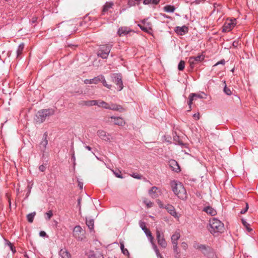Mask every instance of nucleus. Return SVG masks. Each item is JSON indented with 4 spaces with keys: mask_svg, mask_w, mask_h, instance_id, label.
I'll return each mask as SVG.
<instances>
[{
    "mask_svg": "<svg viewBox=\"0 0 258 258\" xmlns=\"http://www.w3.org/2000/svg\"><path fill=\"white\" fill-rule=\"evenodd\" d=\"M198 248L201 249L204 253H205V252L204 251L207 250L206 246L203 244H201V245H199Z\"/></svg>",
    "mask_w": 258,
    "mask_h": 258,
    "instance_id": "46",
    "label": "nucleus"
},
{
    "mask_svg": "<svg viewBox=\"0 0 258 258\" xmlns=\"http://www.w3.org/2000/svg\"><path fill=\"white\" fill-rule=\"evenodd\" d=\"M158 243L163 248H166L167 245V242L166 241L164 237L161 239H159Z\"/></svg>",
    "mask_w": 258,
    "mask_h": 258,
    "instance_id": "31",
    "label": "nucleus"
},
{
    "mask_svg": "<svg viewBox=\"0 0 258 258\" xmlns=\"http://www.w3.org/2000/svg\"><path fill=\"white\" fill-rule=\"evenodd\" d=\"M111 78L112 81L118 86V90L121 91L123 88V85L120 75L119 74H113Z\"/></svg>",
    "mask_w": 258,
    "mask_h": 258,
    "instance_id": "8",
    "label": "nucleus"
},
{
    "mask_svg": "<svg viewBox=\"0 0 258 258\" xmlns=\"http://www.w3.org/2000/svg\"><path fill=\"white\" fill-rule=\"evenodd\" d=\"M203 211L211 216H215L217 214L216 211L210 206L205 207L203 209Z\"/></svg>",
    "mask_w": 258,
    "mask_h": 258,
    "instance_id": "16",
    "label": "nucleus"
},
{
    "mask_svg": "<svg viewBox=\"0 0 258 258\" xmlns=\"http://www.w3.org/2000/svg\"><path fill=\"white\" fill-rule=\"evenodd\" d=\"M132 177L137 178V179H140L141 177L139 175H136L135 174H133L132 175Z\"/></svg>",
    "mask_w": 258,
    "mask_h": 258,
    "instance_id": "56",
    "label": "nucleus"
},
{
    "mask_svg": "<svg viewBox=\"0 0 258 258\" xmlns=\"http://www.w3.org/2000/svg\"><path fill=\"white\" fill-rule=\"evenodd\" d=\"M72 158L74 160V161L75 162V161L76 160V158H75V152H74V150H73Z\"/></svg>",
    "mask_w": 258,
    "mask_h": 258,
    "instance_id": "59",
    "label": "nucleus"
},
{
    "mask_svg": "<svg viewBox=\"0 0 258 258\" xmlns=\"http://www.w3.org/2000/svg\"><path fill=\"white\" fill-rule=\"evenodd\" d=\"M175 32L180 35H183L188 32V27L183 26L182 27H176L175 29Z\"/></svg>",
    "mask_w": 258,
    "mask_h": 258,
    "instance_id": "12",
    "label": "nucleus"
},
{
    "mask_svg": "<svg viewBox=\"0 0 258 258\" xmlns=\"http://www.w3.org/2000/svg\"><path fill=\"white\" fill-rule=\"evenodd\" d=\"M97 135L102 139H104V137L106 136L105 132L102 130L98 131L97 132Z\"/></svg>",
    "mask_w": 258,
    "mask_h": 258,
    "instance_id": "42",
    "label": "nucleus"
},
{
    "mask_svg": "<svg viewBox=\"0 0 258 258\" xmlns=\"http://www.w3.org/2000/svg\"><path fill=\"white\" fill-rule=\"evenodd\" d=\"M236 19H227L223 26V31H231L236 25Z\"/></svg>",
    "mask_w": 258,
    "mask_h": 258,
    "instance_id": "6",
    "label": "nucleus"
},
{
    "mask_svg": "<svg viewBox=\"0 0 258 258\" xmlns=\"http://www.w3.org/2000/svg\"><path fill=\"white\" fill-rule=\"evenodd\" d=\"M112 3H106L103 7V13H105L112 6Z\"/></svg>",
    "mask_w": 258,
    "mask_h": 258,
    "instance_id": "38",
    "label": "nucleus"
},
{
    "mask_svg": "<svg viewBox=\"0 0 258 258\" xmlns=\"http://www.w3.org/2000/svg\"><path fill=\"white\" fill-rule=\"evenodd\" d=\"M206 0H196L195 3L196 4H199L200 3L205 2Z\"/></svg>",
    "mask_w": 258,
    "mask_h": 258,
    "instance_id": "57",
    "label": "nucleus"
},
{
    "mask_svg": "<svg viewBox=\"0 0 258 258\" xmlns=\"http://www.w3.org/2000/svg\"><path fill=\"white\" fill-rule=\"evenodd\" d=\"M37 20V19H35V20H33V22H35V21H36Z\"/></svg>",
    "mask_w": 258,
    "mask_h": 258,
    "instance_id": "64",
    "label": "nucleus"
},
{
    "mask_svg": "<svg viewBox=\"0 0 258 258\" xmlns=\"http://www.w3.org/2000/svg\"><path fill=\"white\" fill-rule=\"evenodd\" d=\"M214 256L216 257V256L215 255V254L213 252L211 253L210 255H209V257H211V258H214Z\"/></svg>",
    "mask_w": 258,
    "mask_h": 258,
    "instance_id": "60",
    "label": "nucleus"
},
{
    "mask_svg": "<svg viewBox=\"0 0 258 258\" xmlns=\"http://www.w3.org/2000/svg\"><path fill=\"white\" fill-rule=\"evenodd\" d=\"M9 206H10V207H11V201H10V199L9 200Z\"/></svg>",
    "mask_w": 258,
    "mask_h": 258,
    "instance_id": "62",
    "label": "nucleus"
},
{
    "mask_svg": "<svg viewBox=\"0 0 258 258\" xmlns=\"http://www.w3.org/2000/svg\"><path fill=\"white\" fill-rule=\"evenodd\" d=\"M248 209V205L247 203H246L245 208L243 209V210H242L240 211V213L242 214L245 213L247 212Z\"/></svg>",
    "mask_w": 258,
    "mask_h": 258,
    "instance_id": "48",
    "label": "nucleus"
},
{
    "mask_svg": "<svg viewBox=\"0 0 258 258\" xmlns=\"http://www.w3.org/2000/svg\"><path fill=\"white\" fill-rule=\"evenodd\" d=\"M24 48V44L23 43H21L18 46V48L17 50V56L18 57L22 53Z\"/></svg>",
    "mask_w": 258,
    "mask_h": 258,
    "instance_id": "30",
    "label": "nucleus"
},
{
    "mask_svg": "<svg viewBox=\"0 0 258 258\" xmlns=\"http://www.w3.org/2000/svg\"><path fill=\"white\" fill-rule=\"evenodd\" d=\"M185 67V62L183 60H180L179 62L178 69L179 71H182L184 69Z\"/></svg>",
    "mask_w": 258,
    "mask_h": 258,
    "instance_id": "41",
    "label": "nucleus"
},
{
    "mask_svg": "<svg viewBox=\"0 0 258 258\" xmlns=\"http://www.w3.org/2000/svg\"><path fill=\"white\" fill-rule=\"evenodd\" d=\"M132 30L130 28L127 27H122L119 28L117 33L119 36L125 35L128 34Z\"/></svg>",
    "mask_w": 258,
    "mask_h": 258,
    "instance_id": "13",
    "label": "nucleus"
},
{
    "mask_svg": "<svg viewBox=\"0 0 258 258\" xmlns=\"http://www.w3.org/2000/svg\"><path fill=\"white\" fill-rule=\"evenodd\" d=\"M173 249L175 258H180V251L178 247V244H173Z\"/></svg>",
    "mask_w": 258,
    "mask_h": 258,
    "instance_id": "20",
    "label": "nucleus"
},
{
    "mask_svg": "<svg viewBox=\"0 0 258 258\" xmlns=\"http://www.w3.org/2000/svg\"><path fill=\"white\" fill-rule=\"evenodd\" d=\"M111 118L114 119V124H115L123 126L125 123L123 119L121 117L111 116Z\"/></svg>",
    "mask_w": 258,
    "mask_h": 258,
    "instance_id": "15",
    "label": "nucleus"
},
{
    "mask_svg": "<svg viewBox=\"0 0 258 258\" xmlns=\"http://www.w3.org/2000/svg\"><path fill=\"white\" fill-rule=\"evenodd\" d=\"M153 246V248L154 251L156 253V256L158 258H163L162 255L160 253V251L157 246V245L154 243V240L153 241V243H151Z\"/></svg>",
    "mask_w": 258,
    "mask_h": 258,
    "instance_id": "26",
    "label": "nucleus"
},
{
    "mask_svg": "<svg viewBox=\"0 0 258 258\" xmlns=\"http://www.w3.org/2000/svg\"><path fill=\"white\" fill-rule=\"evenodd\" d=\"M120 248H121L122 252L124 255H129V252H128V250L127 249L124 248L123 243V242H120Z\"/></svg>",
    "mask_w": 258,
    "mask_h": 258,
    "instance_id": "36",
    "label": "nucleus"
},
{
    "mask_svg": "<svg viewBox=\"0 0 258 258\" xmlns=\"http://www.w3.org/2000/svg\"><path fill=\"white\" fill-rule=\"evenodd\" d=\"M6 244L8 245V246H9L11 250L14 253L16 251L15 247L12 245V244L9 241L6 240Z\"/></svg>",
    "mask_w": 258,
    "mask_h": 258,
    "instance_id": "43",
    "label": "nucleus"
},
{
    "mask_svg": "<svg viewBox=\"0 0 258 258\" xmlns=\"http://www.w3.org/2000/svg\"><path fill=\"white\" fill-rule=\"evenodd\" d=\"M109 104L101 100H98V104L97 106H98L100 107L104 108L105 109H107L108 107Z\"/></svg>",
    "mask_w": 258,
    "mask_h": 258,
    "instance_id": "28",
    "label": "nucleus"
},
{
    "mask_svg": "<svg viewBox=\"0 0 258 258\" xmlns=\"http://www.w3.org/2000/svg\"><path fill=\"white\" fill-rule=\"evenodd\" d=\"M148 194L152 198L155 199L159 197L162 194V191L159 188L156 186H153L149 190Z\"/></svg>",
    "mask_w": 258,
    "mask_h": 258,
    "instance_id": "9",
    "label": "nucleus"
},
{
    "mask_svg": "<svg viewBox=\"0 0 258 258\" xmlns=\"http://www.w3.org/2000/svg\"><path fill=\"white\" fill-rule=\"evenodd\" d=\"M224 84H225V81L224 82ZM224 92L227 95H230L231 94V91L230 89L228 88L226 85H225V87L224 88Z\"/></svg>",
    "mask_w": 258,
    "mask_h": 258,
    "instance_id": "44",
    "label": "nucleus"
},
{
    "mask_svg": "<svg viewBox=\"0 0 258 258\" xmlns=\"http://www.w3.org/2000/svg\"><path fill=\"white\" fill-rule=\"evenodd\" d=\"M85 148L89 151H90L91 150V148L88 146H85Z\"/></svg>",
    "mask_w": 258,
    "mask_h": 258,
    "instance_id": "61",
    "label": "nucleus"
},
{
    "mask_svg": "<svg viewBox=\"0 0 258 258\" xmlns=\"http://www.w3.org/2000/svg\"><path fill=\"white\" fill-rule=\"evenodd\" d=\"M225 60L224 59H222L220 61L217 62L214 66H216L218 64H225Z\"/></svg>",
    "mask_w": 258,
    "mask_h": 258,
    "instance_id": "50",
    "label": "nucleus"
},
{
    "mask_svg": "<svg viewBox=\"0 0 258 258\" xmlns=\"http://www.w3.org/2000/svg\"><path fill=\"white\" fill-rule=\"evenodd\" d=\"M39 170L41 171H44L46 169V167L44 165H41L39 166Z\"/></svg>",
    "mask_w": 258,
    "mask_h": 258,
    "instance_id": "52",
    "label": "nucleus"
},
{
    "mask_svg": "<svg viewBox=\"0 0 258 258\" xmlns=\"http://www.w3.org/2000/svg\"><path fill=\"white\" fill-rule=\"evenodd\" d=\"M86 225L90 229V230H92L94 227V220L92 219L86 220Z\"/></svg>",
    "mask_w": 258,
    "mask_h": 258,
    "instance_id": "32",
    "label": "nucleus"
},
{
    "mask_svg": "<svg viewBox=\"0 0 258 258\" xmlns=\"http://www.w3.org/2000/svg\"><path fill=\"white\" fill-rule=\"evenodd\" d=\"M164 9L165 12L169 13H172L175 10L174 7L171 6H166L164 8Z\"/></svg>",
    "mask_w": 258,
    "mask_h": 258,
    "instance_id": "37",
    "label": "nucleus"
},
{
    "mask_svg": "<svg viewBox=\"0 0 258 258\" xmlns=\"http://www.w3.org/2000/svg\"><path fill=\"white\" fill-rule=\"evenodd\" d=\"M241 221L243 226L247 229L248 231L250 232L252 230V229L249 227V224L245 220L242 219Z\"/></svg>",
    "mask_w": 258,
    "mask_h": 258,
    "instance_id": "40",
    "label": "nucleus"
},
{
    "mask_svg": "<svg viewBox=\"0 0 258 258\" xmlns=\"http://www.w3.org/2000/svg\"><path fill=\"white\" fill-rule=\"evenodd\" d=\"M85 231L79 226H76L74 227L73 231V236L79 241H82L85 239Z\"/></svg>",
    "mask_w": 258,
    "mask_h": 258,
    "instance_id": "5",
    "label": "nucleus"
},
{
    "mask_svg": "<svg viewBox=\"0 0 258 258\" xmlns=\"http://www.w3.org/2000/svg\"><path fill=\"white\" fill-rule=\"evenodd\" d=\"M143 203L146 205V207L147 208H150L153 207V203L151 201H149L146 198L144 199L143 200Z\"/></svg>",
    "mask_w": 258,
    "mask_h": 258,
    "instance_id": "29",
    "label": "nucleus"
},
{
    "mask_svg": "<svg viewBox=\"0 0 258 258\" xmlns=\"http://www.w3.org/2000/svg\"><path fill=\"white\" fill-rule=\"evenodd\" d=\"M141 0H128L127 5L129 7L135 6V5L139 4Z\"/></svg>",
    "mask_w": 258,
    "mask_h": 258,
    "instance_id": "33",
    "label": "nucleus"
},
{
    "mask_svg": "<svg viewBox=\"0 0 258 258\" xmlns=\"http://www.w3.org/2000/svg\"><path fill=\"white\" fill-rule=\"evenodd\" d=\"M193 117L196 118L197 120L200 118V113H197L194 114Z\"/></svg>",
    "mask_w": 258,
    "mask_h": 258,
    "instance_id": "53",
    "label": "nucleus"
},
{
    "mask_svg": "<svg viewBox=\"0 0 258 258\" xmlns=\"http://www.w3.org/2000/svg\"><path fill=\"white\" fill-rule=\"evenodd\" d=\"M78 186H79L80 189H82L83 188V183L81 182L80 181H79L78 182Z\"/></svg>",
    "mask_w": 258,
    "mask_h": 258,
    "instance_id": "58",
    "label": "nucleus"
},
{
    "mask_svg": "<svg viewBox=\"0 0 258 258\" xmlns=\"http://www.w3.org/2000/svg\"><path fill=\"white\" fill-rule=\"evenodd\" d=\"M165 208L172 216H174V217H178L177 213L175 211V209L173 206L170 204H168L165 207Z\"/></svg>",
    "mask_w": 258,
    "mask_h": 258,
    "instance_id": "14",
    "label": "nucleus"
},
{
    "mask_svg": "<svg viewBox=\"0 0 258 258\" xmlns=\"http://www.w3.org/2000/svg\"><path fill=\"white\" fill-rule=\"evenodd\" d=\"M59 254L61 258H71V255L69 252L64 249H61L59 251Z\"/></svg>",
    "mask_w": 258,
    "mask_h": 258,
    "instance_id": "21",
    "label": "nucleus"
},
{
    "mask_svg": "<svg viewBox=\"0 0 258 258\" xmlns=\"http://www.w3.org/2000/svg\"><path fill=\"white\" fill-rule=\"evenodd\" d=\"M99 82H101L102 83L103 85L104 86L106 87V88H108V89H110L111 88V85H108L105 79V78L102 75H100L99 76Z\"/></svg>",
    "mask_w": 258,
    "mask_h": 258,
    "instance_id": "27",
    "label": "nucleus"
},
{
    "mask_svg": "<svg viewBox=\"0 0 258 258\" xmlns=\"http://www.w3.org/2000/svg\"><path fill=\"white\" fill-rule=\"evenodd\" d=\"M156 237L158 242L159 239H161L164 237L163 233L161 232L158 229L156 230Z\"/></svg>",
    "mask_w": 258,
    "mask_h": 258,
    "instance_id": "35",
    "label": "nucleus"
},
{
    "mask_svg": "<svg viewBox=\"0 0 258 258\" xmlns=\"http://www.w3.org/2000/svg\"><path fill=\"white\" fill-rule=\"evenodd\" d=\"M80 104H81L82 105L87 106L97 105L98 100L83 101L81 102Z\"/></svg>",
    "mask_w": 258,
    "mask_h": 258,
    "instance_id": "19",
    "label": "nucleus"
},
{
    "mask_svg": "<svg viewBox=\"0 0 258 258\" xmlns=\"http://www.w3.org/2000/svg\"><path fill=\"white\" fill-rule=\"evenodd\" d=\"M181 246L183 249H184V250H186L188 247L187 244L185 242H182L181 244Z\"/></svg>",
    "mask_w": 258,
    "mask_h": 258,
    "instance_id": "47",
    "label": "nucleus"
},
{
    "mask_svg": "<svg viewBox=\"0 0 258 258\" xmlns=\"http://www.w3.org/2000/svg\"><path fill=\"white\" fill-rule=\"evenodd\" d=\"M140 226L144 231L147 236L149 237V240L151 243H153L154 237L150 230L146 227V224L144 222L140 221L139 223Z\"/></svg>",
    "mask_w": 258,
    "mask_h": 258,
    "instance_id": "10",
    "label": "nucleus"
},
{
    "mask_svg": "<svg viewBox=\"0 0 258 258\" xmlns=\"http://www.w3.org/2000/svg\"><path fill=\"white\" fill-rule=\"evenodd\" d=\"M195 97L202 98L203 96L201 95L197 94H195V93L190 94L189 95V100L188 103V104L189 106H190L191 104H192V101L194 100Z\"/></svg>",
    "mask_w": 258,
    "mask_h": 258,
    "instance_id": "24",
    "label": "nucleus"
},
{
    "mask_svg": "<svg viewBox=\"0 0 258 258\" xmlns=\"http://www.w3.org/2000/svg\"><path fill=\"white\" fill-rule=\"evenodd\" d=\"M35 214V212H33L30 213L27 215V220L29 222L32 223L33 221Z\"/></svg>",
    "mask_w": 258,
    "mask_h": 258,
    "instance_id": "39",
    "label": "nucleus"
},
{
    "mask_svg": "<svg viewBox=\"0 0 258 258\" xmlns=\"http://www.w3.org/2000/svg\"><path fill=\"white\" fill-rule=\"evenodd\" d=\"M157 203L158 204V206H159L160 208H165L164 207V205L163 204V203L159 200H157Z\"/></svg>",
    "mask_w": 258,
    "mask_h": 258,
    "instance_id": "49",
    "label": "nucleus"
},
{
    "mask_svg": "<svg viewBox=\"0 0 258 258\" xmlns=\"http://www.w3.org/2000/svg\"><path fill=\"white\" fill-rule=\"evenodd\" d=\"M208 228L210 232L213 235L222 233L224 231V224L219 220L216 218H212L209 221Z\"/></svg>",
    "mask_w": 258,
    "mask_h": 258,
    "instance_id": "2",
    "label": "nucleus"
},
{
    "mask_svg": "<svg viewBox=\"0 0 258 258\" xmlns=\"http://www.w3.org/2000/svg\"><path fill=\"white\" fill-rule=\"evenodd\" d=\"M160 0H144L143 3L145 5H148V4H155L157 5L158 4Z\"/></svg>",
    "mask_w": 258,
    "mask_h": 258,
    "instance_id": "34",
    "label": "nucleus"
},
{
    "mask_svg": "<svg viewBox=\"0 0 258 258\" xmlns=\"http://www.w3.org/2000/svg\"><path fill=\"white\" fill-rule=\"evenodd\" d=\"M46 235L45 232L43 231H41L39 233V235L41 237H44L45 236V235Z\"/></svg>",
    "mask_w": 258,
    "mask_h": 258,
    "instance_id": "54",
    "label": "nucleus"
},
{
    "mask_svg": "<svg viewBox=\"0 0 258 258\" xmlns=\"http://www.w3.org/2000/svg\"><path fill=\"white\" fill-rule=\"evenodd\" d=\"M114 173L116 177H117L118 178H123L122 175L120 173H115V172H114Z\"/></svg>",
    "mask_w": 258,
    "mask_h": 258,
    "instance_id": "55",
    "label": "nucleus"
},
{
    "mask_svg": "<svg viewBox=\"0 0 258 258\" xmlns=\"http://www.w3.org/2000/svg\"><path fill=\"white\" fill-rule=\"evenodd\" d=\"M143 25L139 24L140 28L144 31L150 32L151 30V24L148 21V20H144L143 21Z\"/></svg>",
    "mask_w": 258,
    "mask_h": 258,
    "instance_id": "11",
    "label": "nucleus"
},
{
    "mask_svg": "<svg viewBox=\"0 0 258 258\" xmlns=\"http://www.w3.org/2000/svg\"><path fill=\"white\" fill-rule=\"evenodd\" d=\"M180 237V234L179 232L176 231L171 236V241L172 244H178V240Z\"/></svg>",
    "mask_w": 258,
    "mask_h": 258,
    "instance_id": "18",
    "label": "nucleus"
},
{
    "mask_svg": "<svg viewBox=\"0 0 258 258\" xmlns=\"http://www.w3.org/2000/svg\"><path fill=\"white\" fill-rule=\"evenodd\" d=\"M111 47L112 45L110 44L100 45L97 52L98 56L104 59L106 58L110 53Z\"/></svg>",
    "mask_w": 258,
    "mask_h": 258,
    "instance_id": "4",
    "label": "nucleus"
},
{
    "mask_svg": "<svg viewBox=\"0 0 258 258\" xmlns=\"http://www.w3.org/2000/svg\"><path fill=\"white\" fill-rule=\"evenodd\" d=\"M107 109L112 110L121 111L122 108L120 105H118L116 104L111 103L109 104Z\"/></svg>",
    "mask_w": 258,
    "mask_h": 258,
    "instance_id": "23",
    "label": "nucleus"
},
{
    "mask_svg": "<svg viewBox=\"0 0 258 258\" xmlns=\"http://www.w3.org/2000/svg\"><path fill=\"white\" fill-rule=\"evenodd\" d=\"M205 56L203 54H199L197 56H191L189 58L188 62L191 68H194L195 65L201 62L204 60Z\"/></svg>",
    "mask_w": 258,
    "mask_h": 258,
    "instance_id": "7",
    "label": "nucleus"
},
{
    "mask_svg": "<svg viewBox=\"0 0 258 258\" xmlns=\"http://www.w3.org/2000/svg\"><path fill=\"white\" fill-rule=\"evenodd\" d=\"M37 20V19H35V20H33V22H35V21H36Z\"/></svg>",
    "mask_w": 258,
    "mask_h": 258,
    "instance_id": "63",
    "label": "nucleus"
},
{
    "mask_svg": "<svg viewBox=\"0 0 258 258\" xmlns=\"http://www.w3.org/2000/svg\"><path fill=\"white\" fill-rule=\"evenodd\" d=\"M32 187V184H30V182L29 184L27 186V188H28V193H27L28 195H29L30 193Z\"/></svg>",
    "mask_w": 258,
    "mask_h": 258,
    "instance_id": "51",
    "label": "nucleus"
},
{
    "mask_svg": "<svg viewBox=\"0 0 258 258\" xmlns=\"http://www.w3.org/2000/svg\"><path fill=\"white\" fill-rule=\"evenodd\" d=\"M45 215L46 216V217H45L46 219L47 220H49L53 216V213L52 211H49L48 212L45 213Z\"/></svg>",
    "mask_w": 258,
    "mask_h": 258,
    "instance_id": "45",
    "label": "nucleus"
},
{
    "mask_svg": "<svg viewBox=\"0 0 258 258\" xmlns=\"http://www.w3.org/2000/svg\"><path fill=\"white\" fill-rule=\"evenodd\" d=\"M54 113L53 109H42L39 111L35 118L36 122L41 123L43 122L46 119V117L52 115Z\"/></svg>",
    "mask_w": 258,
    "mask_h": 258,
    "instance_id": "3",
    "label": "nucleus"
},
{
    "mask_svg": "<svg viewBox=\"0 0 258 258\" xmlns=\"http://www.w3.org/2000/svg\"><path fill=\"white\" fill-rule=\"evenodd\" d=\"M172 191L174 194L179 199L184 200L187 198V194L183 184L175 180H173L170 183Z\"/></svg>",
    "mask_w": 258,
    "mask_h": 258,
    "instance_id": "1",
    "label": "nucleus"
},
{
    "mask_svg": "<svg viewBox=\"0 0 258 258\" xmlns=\"http://www.w3.org/2000/svg\"><path fill=\"white\" fill-rule=\"evenodd\" d=\"M169 164L173 171L176 172H178L180 171L179 166L175 160H172L170 161Z\"/></svg>",
    "mask_w": 258,
    "mask_h": 258,
    "instance_id": "17",
    "label": "nucleus"
},
{
    "mask_svg": "<svg viewBox=\"0 0 258 258\" xmlns=\"http://www.w3.org/2000/svg\"><path fill=\"white\" fill-rule=\"evenodd\" d=\"M47 135L45 134L43 136V138L40 143V146L41 148L45 149L48 144V141L47 140Z\"/></svg>",
    "mask_w": 258,
    "mask_h": 258,
    "instance_id": "25",
    "label": "nucleus"
},
{
    "mask_svg": "<svg viewBox=\"0 0 258 258\" xmlns=\"http://www.w3.org/2000/svg\"><path fill=\"white\" fill-rule=\"evenodd\" d=\"M99 76L97 77H95L93 79H86L84 80V83L86 84H97L99 82Z\"/></svg>",
    "mask_w": 258,
    "mask_h": 258,
    "instance_id": "22",
    "label": "nucleus"
}]
</instances>
